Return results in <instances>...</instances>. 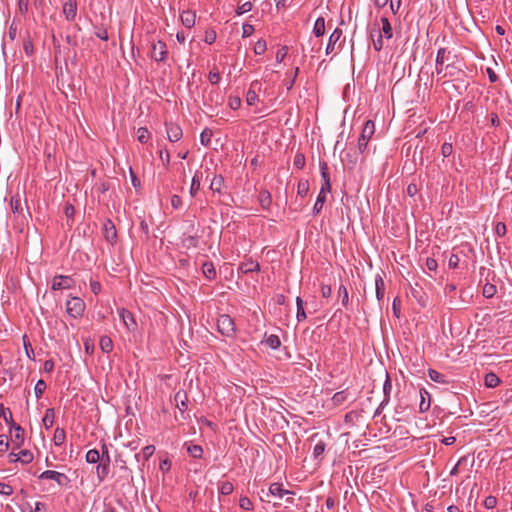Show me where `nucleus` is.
I'll use <instances>...</instances> for the list:
<instances>
[{
  "label": "nucleus",
  "instance_id": "nucleus-50",
  "mask_svg": "<svg viewBox=\"0 0 512 512\" xmlns=\"http://www.w3.org/2000/svg\"><path fill=\"white\" fill-rule=\"evenodd\" d=\"M65 441V431L63 428H56L54 432V442L56 445H61Z\"/></svg>",
  "mask_w": 512,
  "mask_h": 512
},
{
  "label": "nucleus",
  "instance_id": "nucleus-54",
  "mask_svg": "<svg viewBox=\"0 0 512 512\" xmlns=\"http://www.w3.org/2000/svg\"><path fill=\"white\" fill-rule=\"evenodd\" d=\"M294 167L301 170L305 166V156L303 153H297L293 161Z\"/></svg>",
  "mask_w": 512,
  "mask_h": 512
},
{
  "label": "nucleus",
  "instance_id": "nucleus-34",
  "mask_svg": "<svg viewBox=\"0 0 512 512\" xmlns=\"http://www.w3.org/2000/svg\"><path fill=\"white\" fill-rule=\"evenodd\" d=\"M338 296L341 299L343 307L347 308L349 304V293L345 285L341 284L338 288Z\"/></svg>",
  "mask_w": 512,
  "mask_h": 512
},
{
  "label": "nucleus",
  "instance_id": "nucleus-32",
  "mask_svg": "<svg viewBox=\"0 0 512 512\" xmlns=\"http://www.w3.org/2000/svg\"><path fill=\"white\" fill-rule=\"evenodd\" d=\"M187 452L188 454L195 458V459H200L203 455V449L200 445H197V444H189L187 445Z\"/></svg>",
  "mask_w": 512,
  "mask_h": 512
},
{
  "label": "nucleus",
  "instance_id": "nucleus-24",
  "mask_svg": "<svg viewBox=\"0 0 512 512\" xmlns=\"http://www.w3.org/2000/svg\"><path fill=\"white\" fill-rule=\"evenodd\" d=\"M180 17H181L182 24L185 27L191 28L194 26L195 18H196V15L194 12L189 11V10L183 11Z\"/></svg>",
  "mask_w": 512,
  "mask_h": 512
},
{
  "label": "nucleus",
  "instance_id": "nucleus-41",
  "mask_svg": "<svg viewBox=\"0 0 512 512\" xmlns=\"http://www.w3.org/2000/svg\"><path fill=\"white\" fill-rule=\"evenodd\" d=\"M19 462L29 464L33 461V454L30 450H21L18 453Z\"/></svg>",
  "mask_w": 512,
  "mask_h": 512
},
{
  "label": "nucleus",
  "instance_id": "nucleus-25",
  "mask_svg": "<svg viewBox=\"0 0 512 512\" xmlns=\"http://www.w3.org/2000/svg\"><path fill=\"white\" fill-rule=\"evenodd\" d=\"M325 33V19L323 17H318L313 26V34L316 37L323 36Z\"/></svg>",
  "mask_w": 512,
  "mask_h": 512
},
{
  "label": "nucleus",
  "instance_id": "nucleus-1",
  "mask_svg": "<svg viewBox=\"0 0 512 512\" xmlns=\"http://www.w3.org/2000/svg\"><path fill=\"white\" fill-rule=\"evenodd\" d=\"M375 133V124L372 120H367L362 128L361 134L358 137L357 149L360 154H363L367 149L369 140Z\"/></svg>",
  "mask_w": 512,
  "mask_h": 512
},
{
  "label": "nucleus",
  "instance_id": "nucleus-10",
  "mask_svg": "<svg viewBox=\"0 0 512 512\" xmlns=\"http://www.w3.org/2000/svg\"><path fill=\"white\" fill-rule=\"evenodd\" d=\"M63 14L67 21L73 22L77 15V2L76 0H67L63 4Z\"/></svg>",
  "mask_w": 512,
  "mask_h": 512
},
{
  "label": "nucleus",
  "instance_id": "nucleus-40",
  "mask_svg": "<svg viewBox=\"0 0 512 512\" xmlns=\"http://www.w3.org/2000/svg\"><path fill=\"white\" fill-rule=\"evenodd\" d=\"M325 201H326V196L319 193L317 196L316 202L313 206V209H312V212L314 215H317L321 212Z\"/></svg>",
  "mask_w": 512,
  "mask_h": 512
},
{
  "label": "nucleus",
  "instance_id": "nucleus-9",
  "mask_svg": "<svg viewBox=\"0 0 512 512\" xmlns=\"http://www.w3.org/2000/svg\"><path fill=\"white\" fill-rule=\"evenodd\" d=\"M167 138L171 142L179 141L183 136L182 128L173 122L166 123Z\"/></svg>",
  "mask_w": 512,
  "mask_h": 512
},
{
  "label": "nucleus",
  "instance_id": "nucleus-31",
  "mask_svg": "<svg viewBox=\"0 0 512 512\" xmlns=\"http://www.w3.org/2000/svg\"><path fill=\"white\" fill-rule=\"evenodd\" d=\"M224 185V179L221 175H216L211 180L210 189L214 192L221 193Z\"/></svg>",
  "mask_w": 512,
  "mask_h": 512
},
{
  "label": "nucleus",
  "instance_id": "nucleus-5",
  "mask_svg": "<svg viewBox=\"0 0 512 512\" xmlns=\"http://www.w3.org/2000/svg\"><path fill=\"white\" fill-rule=\"evenodd\" d=\"M39 479L42 480H53L59 486H67L70 483V479L63 473L54 470H46L39 475Z\"/></svg>",
  "mask_w": 512,
  "mask_h": 512
},
{
  "label": "nucleus",
  "instance_id": "nucleus-56",
  "mask_svg": "<svg viewBox=\"0 0 512 512\" xmlns=\"http://www.w3.org/2000/svg\"><path fill=\"white\" fill-rule=\"evenodd\" d=\"M239 506L241 509H244V510H252V508H253V504H252L251 500L246 496H243L239 499Z\"/></svg>",
  "mask_w": 512,
  "mask_h": 512
},
{
  "label": "nucleus",
  "instance_id": "nucleus-28",
  "mask_svg": "<svg viewBox=\"0 0 512 512\" xmlns=\"http://www.w3.org/2000/svg\"><path fill=\"white\" fill-rule=\"evenodd\" d=\"M296 306H297V313H296L297 321L302 322L307 318V315L304 310V301L299 296L296 298Z\"/></svg>",
  "mask_w": 512,
  "mask_h": 512
},
{
  "label": "nucleus",
  "instance_id": "nucleus-19",
  "mask_svg": "<svg viewBox=\"0 0 512 512\" xmlns=\"http://www.w3.org/2000/svg\"><path fill=\"white\" fill-rule=\"evenodd\" d=\"M239 271L243 274L260 271V264L257 261L249 259L240 263Z\"/></svg>",
  "mask_w": 512,
  "mask_h": 512
},
{
  "label": "nucleus",
  "instance_id": "nucleus-12",
  "mask_svg": "<svg viewBox=\"0 0 512 512\" xmlns=\"http://www.w3.org/2000/svg\"><path fill=\"white\" fill-rule=\"evenodd\" d=\"M268 495L274 496L278 499L284 498L286 495H293L290 490L284 489L281 483H272L268 488Z\"/></svg>",
  "mask_w": 512,
  "mask_h": 512
},
{
  "label": "nucleus",
  "instance_id": "nucleus-58",
  "mask_svg": "<svg viewBox=\"0 0 512 512\" xmlns=\"http://www.w3.org/2000/svg\"><path fill=\"white\" fill-rule=\"evenodd\" d=\"M453 152V146L451 143L445 142L441 147V154L444 158L449 157Z\"/></svg>",
  "mask_w": 512,
  "mask_h": 512
},
{
  "label": "nucleus",
  "instance_id": "nucleus-7",
  "mask_svg": "<svg viewBox=\"0 0 512 512\" xmlns=\"http://www.w3.org/2000/svg\"><path fill=\"white\" fill-rule=\"evenodd\" d=\"M451 53L447 51L446 48H440L437 51L436 60H435V70L437 75H441L445 68V63L450 62Z\"/></svg>",
  "mask_w": 512,
  "mask_h": 512
},
{
  "label": "nucleus",
  "instance_id": "nucleus-8",
  "mask_svg": "<svg viewBox=\"0 0 512 512\" xmlns=\"http://www.w3.org/2000/svg\"><path fill=\"white\" fill-rule=\"evenodd\" d=\"M167 47L163 41H157L152 44L151 56L155 61L162 62L167 58Z\"/></svg>",
  "mask_w": 512,
  "mask_h": 512
},
{
  "label": "nucleus",
  "instance_id": "nucleus-30",
  "mask_svg": "<svg viewBox=\"0 0 512 512\" xmlns=\"http://www.w3.org/2000/svg\"><path fill=\"white\" fill-rule=\"evenodd\" d=\"M486 387L495 388L500 383V378L493 372L487 373L484 378Z\"/></svg>",
  "mask_w": 512,
  "mask_h": 512
},
{
  "label": "nucleus",
  "instance_id": "nucleus-3",
  "mask_svg": "<svg viewBox=\"0 0 512 512\" xmlns=\"http://www.w3.org/2000/svg\"><path fill=\"white\" fill-rule=\"evenodd\" d=\"M217 328L218 331L226 337H233L235 335L234 321L227 314H222L219 316L217 320Z\"/></svg>",
  "mask_w": 512,
  "mask_h": 512
},
{
  "label": "nucleus",
  "instance_id": "nucleus-48",
  "mask_svg": "<svg viewBox=\"0 0 512 512\" xmlns=\"http://www.w3.org/2000/svg\"><path fill=\"white\" fill-rule=\"evenodd\" d=\"M46 387H47V385L43 379H39L37 381V383L34 387V393H35V396L37 399H39L43 395Z\"/></svg>",
  "mask_w": 512,
  "mask_h": 512
},
{
  "label": "nucleus",
  "instance_id": "nucleus-62",
  "mask_svg": "<svg viewBox=\"0 0 512 512\" xmlns=\"http://www.w3.org/2000/svg\"><path fill=\"white\" fill-rule=\"evenodd\" d=\"M228 105L231 109L237 110L241 106V99L238 96L230 97Z\"/></svg>",
  "mask_w": 512,
  "mask_h": 512
},
{
  "label": "nucleus",
  "instance_id": "nucleus-27",
  "mask_svg": "<svg viewBox=\"0 0 512 512\" xmlns=\"http://www.w3.org/2000/svg\"><path fill=\"white\" fill-rule=\"evenodd\" d=\"M54 418H55L54 409L48 408L45 411L44 417L42 419L43 425L45 426L46 429H50L53 426Z\"/></svg>",
  "mask_w": 512,
  "mask_h": 512
},
{
  "label": "nucleus",
  "instance_id": "nucleus-37",
  "mask_svg": "<svg viewBox=\"0 0 512 512\" xmlns=\"http://www.w3.org/2000/svg\"><path fill=\"white\" fill-rule=\"evenodd\" d=\"M257 84H258L257 82H253L251 84V88L248 90L247 95H246V102L250 106L254 105L258 101V95H257L256 91L253 89V87H255Z\"/></svg>",
  "mask_w": 512,
  "mask_h": 512
},
{
  "label": "nucleus",
  "instance_id": "nucleus-64",
  "mask_svg": "<svg viewBox=\"0 0 512 512\" xmlns=\"http://www.w3.org/2000/svg\"><path fill=\"white\" fill-rule=\"evenodd\" d=\"M208 79L211 84L215 85L220 81V73L212 70L209 72Z\"/></svg>",
  "mask_w": 512,
  "mask_h": 512
},
{
  "label": "nucleus",
  "instance_id": "nucleus-49",
  "mask_svg": "<svg viewBox=\"0 0 512 512\" xmlns=\"http://www.w3.org/2000/svg\"><path fill=\"white\" fill-rule=\"evenodd\" d=\"M199 189H200V179L198 178L197 175H195L191 181V186H190V190H189L190 195L192 197H195L197 192L199 191Z\"/></svg>",
  "mask_w": 512,
  "mask_h": 512
},
{
  "label": "nucleus",
  "instance_id": "nucleus-15",
  "mask_svg": "<svg viewBox=\"0 0 512 512\" xmlns=\"http://www.w3.org/2000/svg\"><path fill=\"white\" fill-rule=\"evenodd\" d=\"M120 319L122 320L123 324L129 329L134 330L137 327V323L134 319L133 314L128 311L127 309H121L119 311Z\"/></svg>",
  "mask_w": 512,
  "mask_h": 512
},
{
  "label": "nucleus",
  "instance_id": "nucleus-52",
  "mask_svg": "<svg viewBox=\"0 0 512 512\" xmlns=\"http://www.w3.org/2000/svg\"><path fill=\"white\" fill-rule=\"evenodd\" d=\"M252 8H253L252 2L247 1V2L243 3L242 5L238 6V8L236 9V15L241 16L247 12H250L252 10Z\"/></svg>",
  "mask_w": 512,
  "mask_h": 512
},
{
  "label": "nucleus",
  "instance_id": "nucleus-53",
  "mask_svg": "<svg viewBox=\"0 0 512 512\" xmlns=\"http://www.w3.org/2000/svg\"><path fill=\"white\" fill-rule=\"evenodd\" d=\"M266 49H267V44H266L265 40L260 39L254 45V52L257 55L264 54Z\"/></svg>",
  "mask_w": 512,
  "mask_h": 512
},
{
  "label": "nucleus",
  "instance_id": "nucleus-6",
  "mask_svg": "<svg viewBox=\"0 0 512 512\" xmlns=\"http://www.w3.org/2000/svg\"><path fill=\"white\" fill-rule=\"evenodd\" d=\"M75 286V281L71 276L56 275L52 280V290L71 289Z\"/></svg>",
  "mask_w": 512,
  "mask_h": 512
},
{
  "label": "nucleus",
  "instance_id": "nucleus-61",
  "mask_svg": "<svg viewBox=\"0 0 512 512\" xmlns=\"http://www.w3.org/2000/svg\"><path fill=\"white\" fill-rule=\"evenodd\" d=\"M507 232L506 225L503 222H498L495 226V233L499 237L505 236Z\"/></svg>",
  "mask_w": 512,
  "mask_h": 512
},
{
  "label": "nucleus",
  "instance_id": "nucleus-36",
  "mask_svg": "<svg viewBox=\"0 0 512 512\" xmlns=\"http://www.w3.org/2000/svg\"><path fill=\"white\" fill-rule=\"evenodd\" d=\"M265 344L273 350L280 347L281 341L277 335L271 334L265 338Z\"/></svg>",
  "mask_w": 512,
  "mask_h": 512
},
{
  "label": "nucleus",
  "instance_id": "nucleus-60",
  "mask_svg": "<svg viewBox=\"0 0 512 512\" xmlns=\"http://www.w3.org/2000/svg\"><path fill=\"white\" fill-rule=\"evenodd\" d=\"M2 417L4 418L5 422L10 425V428H12L13 423L15 422L13 420L12 413L9 408L4 407V413L2 414Z\"/></svg>",
  "mask_w": 512,
  "mask_h": 512
},
{
  "label": "nucleus",
  "instance_id": "nucleus-35",
  "mask_svg": "<svg viewBox=\"0 0 512 512\" xmlns=\"http://www.w3.org/2000/svg\"><path fill=\"white\" fill-rule=\"evenodd\" d=\"M458 68L455 66L454 62H449L446 64L445 68H444V71L441 75H439L441 78H446V77H452V76H455L458 72Z\"/></svg>",
  "mask_w": 512,
  "mask_h": 512
},
{
  "label": "nucleus",
  "instance_id": "nucleus-13",
  "mask_svg": "<svg viewBox=\"0 0 512 512\" xmlns=\"http://www.w3.org/2000/svg\"><path fill=\"white\" fill-rule=\"evenodd\" d=\"M391 391H392V382H391L390 377L387 374L386 375V379H385L384 384H383L384 398L381 401V403L379 404V407L377 408V412H379L380 410L384 409L388 405V403L390 401Z\"/></svg>",
  "mask_w": 512,
  "mask_h": 512
},
{
  "label": "nucleus",
  "instance_id": "nucleus-26",
  "mask_svg": "<svg viewBox=\"0 0 512 512\" xmlns=\"http://www.w3.org/2000/svg\"><path fill=\"white\" fill-rule=\"evenodd\" d=\"M202 272L204 276L212 280L216 277V270L212 262H204L202 265Z\"/></svg>",
  "mask_w": 512,
  "mask_h": 512
},
{
  "label": "nucleus",
  "instance_id": "nucleus-21",
  "mask_svg": "<svg viewBox=\"0 0 512 512\" xmlns=\"http://www.w3.org/2000/svg\"><path fill=\"white\" fill-rule=\"evenodd\" d=\"M380 21L382 26L379 30V34H382V36L386 39H391L393 37V29L388 18L382 17Z\"/></svg>",
  "mask_w": 512,
  "mask_h": 512
},
{
  "label": "nucleus",
  "instance_id": "nucleus-39",
  "mask_svg": "<svg viewBox=\"0 0 512 512\" xmlns=\"http://www.w3.org/2000/svg\"><path fill=\"white\" fill-rule=\"evenodd\" d=\"M309 192V182L306 179H301L297 185V194L305 197Z\"/></svg>",
  "mask_w": 512,
  "mask_h": 512
},
{
  "label": "nucleus",
  "instance_id": "nucleus-38",
  "mask_svg": "<svg viewBox=\"0 0 512 512\" xmlns=\"http://www.w3.org/2000/svg\"><path fill=\"white\" fill-rule=\"evenodd\" d=\"M99 345L104 353H109L113 348L112 340L108 336L101 337Z\"/></svg>",
  "mask_w": 512,
  "mask_h": 512
},
{
  "label": "nucleus",
  "instance_id": "nucleus-59",
  "mask_svg": "<svg viewBox=\"0 0 512 512\" xmlns=\"http://www.w3.org/2000/svg\"><path fill=\"white\" fill-rule=\"evenodd\" d=\"M0 494L10 496L13 494V488L11 485L0 482Z\"/></svg>",
  "mask_w": 512,
  "mask_h": 512
},
{
  "label": "nucleus",
  "instance_id": "nucleus-17",
  "mask_svg": "<svg viewBox=\"0 0 512 512\" xmlns=\"http://www.w3.org/2000/svg\"><path fill=\"white\" fill-rule=\"evenodd\" d=\"M342 36V30L340 28H335L331 33L328 39V43L326 46V54H330L335 51V46L337 42L340 40Z\"/></svg>",
  "mask_w": 512,
  "mask_h": 512
},
{
  "label": "nucleus",
  "instance_id": "nucleus-11",
  "mask_svg": "<svg viewBox=\"0 0 512 512\" xmlns=\"http://www.w3.org/2000/svg\"><path fill=\"white\" fill-rule=\"evenodd\" d=\"M103 234L107 242L111 244L115 243L117 231L114 223L110 219H107L103 224Z\"/></svg>",
  "mask_w": 512,
  "mask_h": 512
},
{
  "label": "nucleus",
  "instance_id": "nucleus-46",
  "mask_svg": "<svg viewBox=\"0 0 512 512\" xmlns=\"http://www.w3.org/2000/svg\"><path fill=\"white\" fill-rule=\"evenodd\" d=\"M137 138H138V141L141 142V143H146L148 142V140L150 139V132L148 131L147 128L145 127H140L138 130H137Z\"/></svg>",
  "mask_w": 512,
  "mask_h": 512
},
{
  "label": "nucleus",
  "instance_id": "nucleus-45",
  "mask_svg": "<svg viewBox=\"0 0 512 512\" xmlns=\"http://www.w3.org/2000/svg\"><path fill=\"white\" fill-rule=\"evenodd\" d=\"M497 292V288L494 284H491V283H486L484 286H483V296L485 298H492Z\"/></svg>",
  "mask_w": 512,
  "mask_h": 512
},
{
  "label": "nucleus",
  "instance_id": "nucleus-47",
  "mask_svg": "<svg viewBox=\"0 0 512 512\" xmlns=\"http://www.w3.org/2000/svg\"><path fill=\"white\" fill-rule=\"evenodd\" d=\"M347 397H348V394L346 391H339L333 395L332 401L335 405H341L342 403H344L347 400Z\"/></svg>",
  "mask_w": 512,
  "mask_h": 512
},
{
  "label": "nucleus",
  "instance_id": "nucleus-23",
  "mask_svg": "<svg viewBox=\"0 0 512 512\" xmlns=\"http://www.w3.org/2000/svg\"><path fill=\"white\" fill-rule=\"evenodd\" d=\"M258 201H259L260 206L264 210H268L272 203V197H271L270 192L267 190L260 191Z\"/></svg>",
  "mask_w": 512,
  "mask_h": 512
},
{
  "label": "nucleus",
  "instance_id": "nucleus-16",
  "mask_svg": "<svg viewBox=\"0 0 512 512\" xmlns=\"http://www.w3.org/2000/svg\"><path fill=\"white\" fill-rule=\"evenodd\" d=\"M419 393H420L419 412L424 413V412L428 411L430 408L431 395L425 388H421Z\"/></svg>",
  "mask_w": 512,
  "mask_h": 512
},
{
  "label": "nucleus",
  "instance_id": "nucleus-29",
  "mask_svg": "<svg viewBox=\"0 0 512 512\" xmlns=\"http://www.w3.org/2000/svg\"><path fill=\"white\" fill-rule=\"evenodd\" d=\"M428 376L433 382L440 383V384L448 383L446 376L434 369L428 370Z\"/></svg>",
  "mask_w": 512,
  "mask_h": 512
},
{
  "label": "nucleus",
  "instance_id": "nucleus-55",
  "mask_svg": "<svg viewBox=\"0 0 512 512\" xmlns=\"http://www.w3.org/2000/svg\"><path fill=\"white\" fill-rule=\"evenodd\" d=\"M183 245L186 248H195L198 245V238L196 236H187L183 239Z\"/></svg>",
  "mask_w": 512,
  "mask_h": 512
},
{
  "label": "nucleus",
  "instance_id": "nucleus-4",
  "mask_svg": "<svg viewBox=\"0 0 512 512\" xmlns=\"http://www.w3.org/2000/svg\"><path fill=\"white\" fill-rule=\"evenodd\" d=\"M110 456L106 445L102 446L101 462L96 467L97 477L102 482L109 473Z\"/></svg>",
  "mask_w": 512,
  "mask_h": 512
},
{
  "label": "nucleus",
  "instance_id": "nucleus-42",
  "mask_svg": "<svg viewBox=\"0 0 512 512\" xmlns=\"http://www.w3.org/2000/svg\"><path fill=\"white\" fill-rule=\"evenodd\" d=\"M218 490L222 495H230L234 490V486L231 482L225 481L219 484Z\"/></svg>",
  "mask_w": 512,
  "mask_h": 512
},
{
  "label": "nucleus",
  "instance_id": "nucleus-22",
  "mask_svg": "<svg viewBox=\"0 0 512 512\" xmlns=\"http://www.w3.org/2000/svg\"><path fill=\"white\" fill-rule=\"evenodd\" d=\"M11 430H14V435H13V438H12V442H14L16 444L17 447L21 446L24 442V430L23 428L16 424V423H13V427L10 428Z\"/></svg>",
  "mask_w": 512,
  "mask_h": 512
},
{
  "label": "nucleus",
  "instance_id": "nucleus-57",
  "mask_svg": "<svg viewBox=\"0 0 512 512\" xmlns=\"http://www.w3.org/2000/svg\"><path fill=\"white\" fill-rule=\"evenodd\" d=\"M483 504H484V507H485L486 509H493V508H495V507H496V505H497V498H496V497H494V496L489 495V496H487V497L484 499V503H483Z\"/></svg>",
  "mask_w": 512,
  "mask_h": 512
},
{
  "label": "nucleus",
  "instance_id": "nucleus-33",
  "mask_svg": "<svg viewBox=\"0 0 512 512\" xmlns=\"http://www.w3.org/2000/svg\"><path fill=\"white\" fill-rule=\"evenodd\" d=\"M101 458H102V456H100L99 451L96 449L88 450L86 453V456H85L86 462L90 463V464L98 463Z\"/></svg>",
  "mask_w": 512,
  "mask_h": 512
},
{
  "label": "nucleus",
  "instance_id": "nucleus-14",
  "mask_svg": "<svg viewBox=\"0 0 512 512\" xmlns=\"http://www.w3.org/2000/svg\"><path fill=\"white\" fill-rule=\"evenodd\" d=\"M374 5L378 8H384L387 4H389L391 12L396 15L399 12V9L402 4V0H372Z\"/></svg>",
  "mask_w": 512,
  "mask_h": 512
},
{
  "label": "nucleus",
  "instance_id": "nucleus-63",
  "mask_svg": "<svg viewBox=\"0 0 512 512\" xmlns=\"http://www.w3.org/2000/svg\"><path fill=\"white\" fill-rule=\"evenodd\" d=\"M155 452V446L147 445L142 449L143 457L147 460L149 459Z\"/></svg>",
  "mask_w": 512,
  "mask_h": 512
},
{
  "label": "nucleus",
  "instance_id": "nucleus-20",
  "mask_svg": "<svg viewBox=\"0 0 512 512\" xmlns=\"http://www.w3.org/2000/svg\"><path fill=\"white\" fill-rule=\"evenodd\" d=\"M376 298L379 303L383 302L385 296V282L380 274L375 276Z\"/></svg>",
  "mask_w": 512,
  "mask_h": 512
},
{
  "label": "nucleus",
  "instance_id": "nucleus-2",
  "mask_svg": "<svg viewBox=\"0 0 512 512\" xmlns=\"http://www.w3.org/2000/svg\"><path fill=\"white\" fill-rule=\"evenodd\" d=\"M85 302L79 297H71L66 302V312L73 318H79L85 311Z\"/></svg>",
  "mask_w": 512,
  "mask_h": 512
},
{
  "label": "nucleus",
  "instance_id": "nucleus-44",
  "mask_svg": "<svg viewBox=\"0 0 512 512\" xmlns=\"http://www.w3.org/2000/svg\"><path fill=\"white\" fill-rule=\"evenodd\" d=\"M213 132L209 128H205L200 134V142L204 146H208L211 142Z\"/></svg>",
  "mask_w": 512,
  "mask_h": 512
},
{
  "label": "nucleus",
  "instance_id": "nucleus-18",
  "mask_svg": "<svg viewBox=\"0 0 512 512\" xmlns=\"http://www.w3.org/2000/svg\"><path fill=\"white\" fill-rule=\"evenodd\" d=\"M174 400L176 402V407L183 414L188 407V398L186 392L184 390L177 391L174 395Z\"/></svg>",
  "mask_w": 512,
  "mask_h": 512
},
{
  "label": "nucleus",
  "instance_id": "nucleus-43",
  "mask_svg": "<svg viewBox=\"0 0 512 512\" xmlns=\"http://www.w3.org/2000/svg\"><path fill=\"white\" fill-rule=\"evenodd\" d=\"M320 174L322 182H330V174L328 164L325 161L319 162Z\"/></svg>",
  "mask_w": 512,
  "mask_h": 512
},
{
  "label": "nucleus",
  "instance_id": "nucleus-51",
  "mask_svg": "<svg viewBox=\"0 0 512 512\" xmlns=\"http://www.w3.org/2000/svg\"><path fill=\"white\" fill-rule=\"evenodd\" d=\"M326 444L322 441L318 442L313 449V456L315 459L320 458L325 452Z\"/></svg>",
  "mask_w": 512,
  "mask_h": 512
}]
</instances>
